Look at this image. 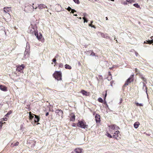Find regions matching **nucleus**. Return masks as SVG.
Here are the masks:
<instances>
[{
  "label": "nucleus",
  "instance_id": "nucleus-3",
  "mask_svg": "<svg viewBox=\"0 0 153 153\" xmlns=\"http://www.w3.org/2000/svg\"><path fill=\"white\" fill-rule=\"evenodd\" d=\"M53 76L58 81L62 79V74L60 71H55L53 74Z\"/></svg>",
  "mask_w": 153,
  "mask_h": 153
},
{
  "label": "nucleus",
  "instance_id": "nucleus-38",
  "mask_svg": "<svg viewBox=\"0 0 153 153\" xmlns=\"http://www.w3.org/2000/svg\"><path fill=\"white\" fill-rule=\"evenodd\" d=\"M67 9L69 11H70L72 9L70 7H68Z\"/></svg>",
  "mask_w": 153,
  "mask_h": 153
},
{
  "label": "nucleus",
  "instance_id": "nucleus-47",
  "mask_svg": "<svg viewBox=\"0 0 153 153\" xmlns=\"http://www.w3.org/2000/svg\"><path fill=\"white\" fill-rule=\"evenodd\" d=\"M3 119L4 121H6L7 120V118L6 117H5V118Z\"/></svg>",
  "mask_w": 153,
  "mask_h": 153
},
{
  "label": "nucleus",
  "instance_id": "nucleus-54",
  "mask_svg": "<svg viewBox=\"0 0 153 153\" xmlns=\"http://www.w3.org/2000/svg\"><path fill=\"white\" fill-rule=\"evenodd\" d=\"M1 106H2V105H1V104H0V108H1Z\"/></svg>",
  "mask_w": 153,
  "mask_h": 153
},
{
  "label": "nucleus",
  "instance_id": "nucleus-34",
  "mask_svg": "<svg viewBox=\"0 0 153 153\" xmlns=\"http://www.w3.org/2000/svg\"><path fill=\"white\" fill-rule=\"evenodd\" d=\"M83 16H84L83 17H85L86 16H88V15L86 13H83Z\"/></svg>",
  "mask_w": 153,
  "mask_h": 153
},
{
  "label": "nucleus",
  "instance_id": "nucleus-20",
  "mask_svg": "<svg viewBox=\"0 0 153 153\" xmlns=\"http://www.w3.org/2000/svg\"><path fill=\"white\" fill-rule=\"evenodd\" d=\"M140 124L138 122H135L134 124V126L135 128H138Z\"/></svg>",
  "mask_w": 153,
  "mask_h": 153
},
{
  "label": "nucleus",
  "instance_id": "nucleus-22",
  "mask_svg": "<svg viewBox=\"0 0 153 153\" xmlns=\"http://www.w3.org/2000/svg\"><path fill=\"white\" fill-rule=\"evenodd\" d=\"M65 68L66 69H71V66L68 64H66L65 65Z\"/></svg>",
  "mask_w": 153,
  "mask_h": 153
},
{
  "label": "nucleus",
  "instance_id": "nucleus-43",
  "mask_svg": "<svg viewBox=\"0 0 153 153\" xmlns=\"http://www.w3.org/2000/svg\"><path fill=\"white\" fill-rule=\"evenodd\" d=\"M52 61L54 62H56V59H55V58H54L52 60Z\"/></svg>",
  "mask_w": 153,
  "mask_h": 153
},
{
  "label": "nucleus",
  "instance_id": "nucleus-49",
  "mask_svg": "<svg viewBox=\"0 0 153 153\" xmlns=\"http://www.w3.org/2000/svg\"><path fill=\"white\" fill-rule=\"evenodd\" d=\"M49 114V113L48 112H47L46 114H45V115L46 116H47Z\"/></svg>",
  "mask_w": 153,
  "mask_h": 153
},
{
  "label": "nucleus",
  "instance_id": "nucleus-32",
  "mask_svg": "<svg viewBox=\"0 0 153 153\" xmlns=\"http://www.w3.org/2000/svg\"><path fill=\"white\" fill-rule=\"evenodd\" d=\"M107 136L108 137H109L110 138L112 137L111 135L108 133H107Z\"/></svg>",
  "mask_w": 153,
  "mask_h": 153
},
{
  "label": "nucleus",
  "instance_id": "nucleus-26",
  "mask_svg": "<svg viewBox=\"0 0 153 153\" xmlns=\"http://www.w3.org/2000/svg\"><path fill=\"white\" fill-rule=\"evenodd\" d=\"M133 5L137 8H139L140 7V6L138 4H133Z\"/></svg>",
  "mask_w": 153,
  "mask_h": 153
},
{
  "label": "nucleus",
  "instance_id": "nucleus-59",
  "mask_svg": "<svg viewBox=\"0 0 153 153\" xmlns=\"http://www.w3.org/2000/svg\"><path fill=\"white\" fill-rule=\"evenodd\" d=\"M110 68L111 69H112V68Z\"/></svg>",
  "mask_w": 153,
  "mask_h": 153
},
{
  "label": "nucleus",
  "instance_id": "nucleus-23",
  "mask_svg": "<svg viewBox=\"0 0 153 153\" xmlns=\"http://www.w3.org/2000/svg\"><path fill=\"white\" fill-rule=\"evenodd\" d=\"M19 144V143L18 142H16V143H12L10 145V146L12 147H13L15 146H18Z\"/></svg>",
  "mask_w": 153,
  "mask_h": 153
},
{
  "label": "nucleus",
  "instance_id": "nucleus-11",
  "mask_svg": "<svg viewBox=\"0 0 153 153\" xmlns=\"http://www.w3.org/2000/svg\"><path fill=\"white\" fill-rule=\"evenodd\" d=\"M11 7H4L3 9V11L4 13H8V14L10 15L9 13L11 10Z\"/></svg>",
  "mask_w": 153,
  "mask_h": 153
},
{
  "label": "nucleus",
  "instance_id": "nucleus-29",
  "mask_svg": "<svg viewBox=\"0 0 153 153\" xmlns=\"http://www.w3.org/2000/svg\"><path fill=\"white\" fill-rule=\"evenodd\" d=\"M98 101L100 102H103V100L101 98H99L98 99Z\"/></svg>",
  "mask_w": 153,
  "mask_h": 153
},
{
  "label": "nucleus",
  "instance_id": "nucleus-18",
  "mask_svg": "<svg viewBox=\"0 0 153 153\" xmlns=\"http://www.w3.org/2000/svg\"><path fill=\"white\" fill-rule=\"evenodd\" d=\"M81 93L82 94L86 96H88L89 95V93H88L86 91H85L84 90H82L81 91Z\"/></svg>",
  "mask_w": 153,
  "mask_h": 153
},
{
  "label": "nucleus",
  "instance_id": "nucleus-33",
  "mask_svg": "<svg viewBox=\"0 0 153 153\" xmlns=\"http://www.w3.org/2000/svg\"><path fill=\"white\" fill-rule=\"evenodd\" d=\"M38 40L39 41H41L42 42H44V39H38Z\"/></svg>",
  "mask_w": 153,
  "mask_h": 153
},
{
  "label": "nucleus",
  "instance_id": "nucleus-9",
  "mask_svg": "<svg viewBox=\"0 0 153 153\" xmlns=\"http://www.w3.org/2000/svg\"><path fill=\"white\" fill-rule=\"evenodd\" d=\"M97 35L99 37L106 38L107 37V34H104L100 32H98L97 33Z\"/></svg>",
  "mask_w": 153,
  "mask_h": 153
},
{
  "label": "nucleus",
  "instance_id": "nucleus-35",
  "mask_svg": "<svg viewBox=\"0 0 153 153\" xmlns=\"http://www.w3.org/2000/svg\"><path fill=\"white\" fill-rule=\"evenodd\" d=\"M89 26L90 27H93L94 28H96V27H95V26L94 25H92L91 24H90L89 25Z\"/></svg>",
  "mask_w": 153,
  "mask_h": 153
},
{
  "label": "nucleus",
  "instance_id": "nucleus-31",
  "mask_svg": "<svg viewBox=\"0 0 153 153\" xmlns=\"http://www.w3.org/2000/svg\"><path fill=\"white\" fill-rule=\"evenodd\" d=\"M122 4L124 5H127V4L128 3L126 0L125 1L122 2Z\"/></svg>",
  "mask_w": 153,
  "mask_h": 153
},
{
  "label": "nucleus",
  "instance_id": "nucleus-41",
  "mask_svg": "<svg viewBox=\"0 0 153 153\" xmlns=\"http://www.w3.org/2000/svg\"><path fill=\"white\" fill-rule=\"evenodd\" d=\"M12 113V111H9L7 113V114H9V115L10 114H11Z\"/></svg>",
  "mask_w": 153,
  "mask_h": 153
},
{
  "label": "nucleus",
  "instance_id": "nucleus-40",
  "mask_svg": "<svg viewBox=\"0 0 153 153\" xmlns=\"http://www.w3.org/2000/svg\"><path fill=\"white\" fill-rule=\"evenodd\" d=\"M74 12H76V11L75 10H74V9H72L71 10V13H74Z\"/></svg>",
  "mask_w": 153,
  "mask_h": 153
},
{
  "label": "nucleus",
  "instance_id": "nucleus-17",
  "mask_svg": "<svg viewBox=\"0 0 153 153\" xmlns=\"http://www.w3.org/2000/svg\"><path fill=\"white\" fill-rule=\"evenodd\" d=\"M74 152L76 153H81L82 150L81 149L76 148L74 150Z\"/></svg>",
  "mask_w": 153,
  "mask_h": 153
},
{
  "label": "nucleus",
  "instance_id": "nucleus-25",
  "mask_svg": "<svg viewBox=\"0 0 153 153\" xmlns=\"http://www.w3.org/2000/svg\"><path fill=\"white\" fill-rule=\"evenodd\" d=\"M126 1L127 3H131L132 2H134V0H126Z\"/></svg>",
  "mask_w": 153,
  "mask_h": 153
},
{
  "label": "nucleus",
  "instance_id": "nucleus-19",
  "mask_svg": "<svg viewBox=\"0 0 153 153\" xmlns=\"http://www.w3.org/2000/svg\"><path fill=\"white\" fill-rule=\"evenodd\" d=\"M34 115L35 116V118H34V122L35 123L38 122L39 121V118L36 115Z\"/></svg>",
  "mask_w": 153,
  "mask_h": 153
},
{
  "label": "nucleus",
  "instance_id": "nucleus-21",
  "mask_svg": "<svg viewBox=\"0 0 153 153\" xmlns=\"http://www.w3.org/2000/svg\"><path fill=\"white\" fill-rule=\"evenodd\" d=\"M144 43H147L149 44H151L152 43H153V39H152L150 40H149L148 41H146V42L145 41Z\"/></svg>",
  "mask_w": 153,
  "mask_h": 153
},
{
  "label": "nucleus",
  "instance_id": "nucleus-6",
  "mask_svg": "<svg viewBox=\"0 0 153 153\" xmlns=\"http://www.w3.org/2000/svg\"><path fill=\"white\" fill-rule=\"evenodd\" d=\"M16 71L21 73H23V69L25 67V66L23 64L21 65H17L16 66Z\"/></svg>",
  "mask_w": 153,
  "mask_h": 153
},
{
  "label": "nucleus",
  "instance_id": "nucleus-8",
  "mask_svg": "<svg viewBox=\"0 0 153 153\" xmlns=\"http://www.w3.org/2000/svg\"><path fill=\"white\" fill-rule=\"evenodd\" d=\"M133 80V75H131L127 80L126 82L124 85V87L128 85V84L130 83Z\"/></svg>",
  "mask_w": 153,
  "mask_h": 153
},
{
  "label": "nucleus",
  "instance_id": "nucleus-48",
  "mask_svg": "<svg viewBox=\"0 0 153 153\" xmlns=\"http://www.w3.org/2000/svg\"><path fill=\"white\" fill-rule=\"evenodd\" d=\"M135 55L136 56H138V53H137V52H135Z\"/></svg>",
  "mask_w": 153,
  "mask_h": 153
},
{
  "label": "nucleus",
  "instance_id": "nucleus-1",
  "mask_svg": "<svg viewBox=\"0 0 153 153\" xmlns=\"http://www.w3.org/2000/svg\"><path fill=\"white\" fill-rule=\"evenodd\" d=\"M27 32L32 35H34L37 38H42V35L40 33H38L36 24L34 22H31L28 27Z\"/></svg>",
  "mask_w": 153,
  "mask_h": 153
},
{
  "label": "nucleus",
  "instance_id": "nucleus-42",
  "mask_svg": "<svg viewBox=\"0 0 153 153\" xmlns=\"http://www.w3.org/2000/svg\"><path fill=\"white\" fill-rule=\"evenodd\" d=\"M2 125V123L1 122H0V129L1 128Z\"/></svg>",
  "mask_w": 153,
  "mask_h": 153
},
{
  "label": "nucleus",
  "instance_id": "nucleus-55",
  "mask_svg": "<svg viewBox=\"0 0 153 153\" xmlns=\"http://www.w3.org/2000/svg\"><path fill=\"white\" fill-rule=\"evenodd\" d=\"M37 7H35V8H34V10H36V9H37Z\"/></svg>",
  "mask_w": 153,
  "mask_h": 153
},
{
  "label": "nucleus",
  "instance_id": "nucleus-4",
  "mask_svg": "<svg viewBox=\"0 0 153 153\" xmlns=\"http://www.w3.org/2000/svg\"><path fill=\"white\" fill-rule=\"evenodd\" d=\"M30 46L28 42H27L26 49L24 53V58L26 59L29 56L30 53Z\"/></svg>",
  "mask_w": 153,
  "mask_h": 153
},
{
  "label": "nucleus",
  "instance_id": "nucleus-5",
  "mask_svg": "<svg viewBox=\"0 0 153 153\" xmlns=\"http://www.w3.org/2000/svg\"><path fill=\"white\" fill-rule=\"evenodd\" d=\"M85 123H84L82 121H79L77 124V126L82 128H87L88 125H86Z\"/></svg>",
  "mask_w": 153,
  "mask_h": 153
},
{
  "label": "nucleus",
  "instance_id": "nucleus-27",
  "mask_svg": "<svg viewBox=\"0 0 153 153\" xmlns=\"http://www.w3.org/2000/svg\"><path fill=\"white\" fill-rule=\"evenodd\" d=\"M31 112H29V118H30V119L33 118L34 117L33 116L31 115Z\"/></svg>",
  "mask_w": 153,
  "mask_h": 153
},
{
  "label": "nucleus",
  "instance_id": "nucleus-15",
  "mask_svg": "<svg viewBox=\"0 0 153 153\" xmlns=\"http://www.w3.org/2000/svg\"><path fill=\"white\" fill-rule=\"evenodd\" d=\"M0 89L3 91H6L7 90L6 87L1 85H0Z\"/></svg>",
  "mask_w": 153,
  "mask_h": 153
},
{
  "label": "nucleus",
  "instance_id": "nucleus-13",
  "mask_svg": "<svg viewBox=\"0 0 153 153\" xmlns=\"http://www.w3.org/2000/svg\"><path fill=\"white\" fill-rule=\"evenodd\" d=\"M95 120L97 123H99L100 122V117L98 114H96L95 117Z\"/></svg>",
  "mask_w": 153,
  "mask_h": 153
},
{
  "label": "nucleus",
  "instance_id": "nucleus-7",
  "mask_svg": "<svg viewBox=\"0 0 153 153\" xmlns=\"http://www.w3.org/2000/svg\"><path fill=\"white\" fill-rule=\"evenodd\" d=\"M109 130L111 133H113V130H116L119 129V127L115 125H111L109 126Z\"/></svg>",
  "mask_w": 153,
  "mask_h": 153
},
{
  "label": "nucleus",
  "instance_id": "nucleus-44",
  "mask_svg": "<svg viewBox=\"0 0 153 153\" xmlns=\"http://www.w3.org/2000/svg\"><path fill=\"white\" fill-rule=\"evenodd\" d=\"M105 105H106V108H108V104L106 103V102H105Z\"/></svg>",
  "mask_w": 153,
  "mask_h": 153
},
{
  "label": "nucleus",
  "instance_id": "nucleus-56",
  "mask_svg": "<svg viewBox=\"0 0 153 153\" xmlns=\"http://www.w3.org/2000/svg\"><path fill=\"white\" fill-rule=\"evenodd\" d=\"M79 19H81V17H79Z\"/></svg>",
  "mask_w": 153,
  "mask_h": 153
},
{
  "label": "nucleus",
  "instance_id": "nucleus-58",
  "mask_svg": "<svg viewBox=\"0 0 153 153\" xmlns=\"http://www.w3.org/2000/svg\"><path fill=\"white\" fill-rule=\"evenodd\" d=\"M47 12H49V10H47Z\"/></svg>",
  "mask_w": 153,
  "mask_h": 153
},
{
  "label": "nucleus",
  "instance_id": "nucleus-50",
  "mask_svg": "<svg viewBox=\"0 0 153 153\" xmlns=\"http://www.w3.org/2000/svg\"><path fill=\"white\" fill-rule=\"evenodd\" d=\"M72 126H75V123H73V125H72Z\"/></svg>",
  "mask_w": 153,
  "mask_h": 153
},
{
  "label": "nucleus",
  "instance_id": "nucleus-45",
  "mask_svg": "<svg viewBox=\"0 0 153 153\" xmlns=\"http://www.w3.org/2000/svg\"><path fill=\"white\" fill-rule=\"evenodd\" d=\"M78 65L79 66H81V64L79 62H78Z\"/></svg>",
  "mask_w": 153,
  "mask_h": 153
},
{
  "label": "nucleus",
  "instance_id": "nucleus-37",
  "mask_svg": "<svg viewBox=\"0 0 153 153\" xmlns=\"http://www.w3.org/2000/svg\"><path fill=\"white\" fill-rule=\"evenodd\" d=\"M59 67L60 68H62L63 67V65L62 63L59 64Z\"/></svg>",
  "mask_w": 153,
  "mask_h": 153
},
{
  "label": "nucleus",
  "instance_id": "nucleus-10",
  "mask_svg": "<svg viewBox=\"0 0 153 153\" xmlns=\"http://www.w3.org/2000/svg\"><path fill=\"white\" fill-rule=\"evenodd\" d=\"M38 6L39 9L40 10L45 8H47V6L43 4H38Z\"/></svg>",
  "mask_w": 153,
  "mask_h": 153
},
{
  "label": "nucleus",
  "instance_id": "nucleus-12",
  "mask_svg": "<svg viewBox=\"0 0 153 153\" xmlns=\"http://www.w3.org/2000/svg\"><path fill=\"white\" fill-rule=\"evenodd\" d=\"M55 112L58 114L59 116H62L63 112L61 110L57 109L55 111Z\"/></svg>",
  "mask_w": 153,
  "mask_h": 153
},
{
  "label": "nucleus",
  "instance_id": "nucleus-52",
  "mask_svg": "<svg viewBox=\"0 0 153 153\" xmlns=\"http://www.w3.org/2000/svg\"><path fill=\"white\" fill-rule=\"evenodd\" d=\"M74 16H77V15L76 14H74Z\"/></svg>",
  "mask_w": 153,
  "mask_h": 153
},
{
  "label": "nucleus",
  "instance_id": "nucleus-57",
  "mask_svg": "<svg viewBox=\"0 0 153 153\" xmlns=\"http://www.w3.org/2000/svg\"><path fill=\"white\" fill-rule=\"evenodd\" d=\"M93 21H92L91 22V24H92V23H93Z\"/></svg>",
  "mask_w": 153,
  "mask_h": 153
},
{
  "label": "nucleus",
  "instance_id": "nucleus-24",
  "mask_svg": "<svg viewBox=\"0 0 153 153\" xmlns=\"http://www.w3.org/2000/svg\"><path fill=\"white\" fill-rule=\"evenodd\" d=\"M135 103L137 106H143V104L142 103H139L137 102H136Z\"/></svg>",
  "mask_w": 153,
  "mask_h": 153
},
{
  "label": "nucleus",
  "instance_id": "nucleus-39",
  "mask_svg": "<svg viewBox=\"0 0 153 153\" xmlns=\"http://www.w3.org/2000/svg\"><path fill=\"white\" fill-rule=\"evenodd\" d=\"M143 88H144V87H145V88H146V85L145 84V83H143ZM146 92H147V91L146 90Z\"/></svg>",
  "mask_w": 153,
  "mask_h": 153
},
{
  "label": "nucleus",
  "instance_id": "nucleus-51",
  "mask_svg": "<svg viewBox=\"0 0 153 153\" xmlns=\"http://www.w3.org/2000/svg\"><path fill=\"white\" fill-rule=\"evenodd\" d=\"M9 115V114H6L5 115V116L6 117H8V115Z\"/></svg>",
  "mask_w": 153,
  "mask_h": 153
},
{
  "label": "nucleus",
  "instance_id": "nucleus-2",
  "mask_svg": "<svg viewBox=\"0 0 153 153\" xmlns=\"http://www.w3.org/2000/svg\"><path fill=\"white\" fill-rule=\"evenodd\" d=\"M33 3L32 5L28 4H25L24 11L27 13L32 12L34 11V7L33 6Z\"/></svg>",
  "mask_w": 153,
  "mask_h": 153
},
{
  "label": "nucleus",
  "instance_id": "nucleus-46",
  "mask_svg": "<svg viewBox=\"0 0 153 153\" xmlns=\"http://www.w3.org/2000/svg\"><path fill=\"white\" fill-rule=\"evenodd\" d=\"M106 96H107V92H106V91H105V97H104V99H105V98L106 97Z\"/></svg>",
  "mask_w": 153,
  "mask_h": 153
},
{
  "label": "nucleus",
  "instance_id": "nucleus-30",
  "mask_svg": "<svg viewBox=\"0 0 153 153\" xmlns=\"http://www.w3.org/2000/svg\"><path fill=\"white\" fill-rule=\"evenodd\" d=\"M82 19L84 20V22H88V21L86 19L85 17H83Z\"/></svg>",
  "mask_w": 153,
  "mask_h": 153
},
{
  "label": "nucleus",
  "instance_id": "nucleus-16",
  "mask_svg": "<svg viewBox=\"0 0 153 153\" xmlns=\"http://www.w3.org/2000/svg\"><path fill=\"white\" fill-rule=\"evenodd\" d=\"M70 120L72 121H74L75 120V116L74 114H72L70 115Z\"/></svg>",
  "mask_w": 153,
  "mask_h": 153
},
{
  "label": "nucleus",
  "instance_id": "nucleus-28",
  "mask_svg": "<svg viewBox=\"0 0 153 153\" xmlns=\"http://www.w3.org/2000/svg\"><path fill=\"white\" fill-rule=\"evenodd\" d=\"M73 1L75 2V3L78 4L79 3V0H73Z\"/></svg>",
  "mask_w": 153,
  "mask_h": 153
},
{
  "label": "nucleus",
  "instance_id": "nucleus-53",
  "mask_svg": "<svg viewBox=\"0 0 153 153\" xmlns=\"http://www.w3.org/2000/svg\"><path fill=\"white\" fill-rule=\"evenodd\" d=\"M106 19V20H108V18L107 17H106L105 18Z\"/></svg>",
  "mask_w": 153,
  "mask_h": 153
},
{
  "label": "nucleus",
  "instance_id": "nucleus-36",
  "mask_svg": "<svg viewBox=\"0 0 153 153\" xmlns=\"http://www.w3.org/2000/svg\"><path fill=\"white\" fill-rule=\"evenodd\" d=\"M90 55L92 56H95V53L92 51V52L91 53Z\"/></svg>",
  "mask_w": 153,
  "mask_h": 153
},
{
  "label": "nucleus",
  "instance_id": "nucleus-14",
  "mask_svg": "<svg viewBox=\"0 0 153 153\" xmlns=\"http://www.w3.org/2000/svg\"><path fill=\"white\" fill-rule=\"evenodd\" d=\"M119 131H116L114 133L113 137L115 139H117V137L119 136Z\"/></svg>",
  "mask_w": 153,
  "mask_h": 153
}]
</instances>
